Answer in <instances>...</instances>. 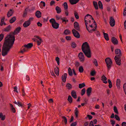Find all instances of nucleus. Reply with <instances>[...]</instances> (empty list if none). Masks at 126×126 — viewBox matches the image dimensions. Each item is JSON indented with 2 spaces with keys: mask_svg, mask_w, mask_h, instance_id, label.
I'll return each mask as SVG.
<instances>
[{
  "mask_svg": "<svg viewBox=\"0 0 126 126\" xmlns=\"http://www.w3.org/2000/svg\"><path fill=\"white\" fill-rule=\"evenodd\" d=\"M21 28L20 27L17 28L14 32L7 35L5 38L2 49V55L3 56L7 55L14 43L15 41L14 35L19 33Z\"/></svg>",
  "mask_w": 126,
  "mask_h": 126,
  "instance_id": "f257e3e1",
  "label": "nucleus"
},
{
  "mask_svg": "<svg viewBox=\"0 0 126 126\" xmlns=\"http://www.w3.org/2000/svg\"><path fill=\"white\" fill-rule=\"evenodd\" d=\"M84 20L85 24L87 31L90 32L94 31L97 26L96 23L92 16L88 14L85 16Z\"/></svg>",
  "mask_w": 126,
  "mask_h": 126,
  "instance_id": "f03ea898",
  "label": "nucleus"
},
{
  "mask_svg": "<svg viewBox=\"0 0 126 126\" xmlns=\"http://www.w3.org/2000/svg\"><path fill=\"white\" fill-rule=\"evenodd\" d=\"M82 50L85 55L88 58H90L91 53L89 46L87 42L83 43L82 45Z\"/></svg>",
  "mask_w": 126,
  "mask_h": 126,
  "instance_id": "7ed1b4c3",
  "label": "nucleus"
},
{
  "mask_svg": "<svg viewBox=\"0 0 126 126\" xmlns=\"http://www.w3.org/2000/svg\"><path fill=\"white\" fill-rule=\"evenodd\" d=\"M105 61L107 64L108 70L109 71L110 69L112 64V61L110 58L108 57L105 59Z\"/></svg>",
  "mask_w": 126,
  "mask_h": 126,
  "instance_id": "20e7f679",
  "label": "nucleus"
},
{
  "mask_svg": "<svg viewBox=\"0 0 126 126\" xmlns=\"http://www.w3.org/2000/svg\"><path fill=\"white\" fill-rule=\"evenodd\" d=\"M49 21L51 24L53 28L57 29L59 28V24L56 22L54 18H51L49 20Z\"/></svg>",
  "mask_w": 126,
  "mask_h": 126,
  "instance_id": "39448f33",
  "label": "nucleus"
},
{
  "mask_svg": "<svg viewBox=\"0 0 126 126\" xmlns=\"http://www.w3.org/2000/svg\"><path fill=\"white\" fill-rule=\"evenodd\" d=\"M35 38H33L32 40L34 41H37V45L38 46L40 45L41 43L43 42L42 39L38 36L35 35L34 36Z\"/></svg>",
  "mask_w": 126,
  "mask_h": 126,
  "instance_id": "423d86ee",
  "label": "nucleus"
},
{
  "mask_svg": "<svg viewBox=\"0 0 126 126\" xmlns=\"http://www.w3.org/2000/svg\"><path fill=\"white\" fill-rule=\"evenodd\" d=\"M78 57L81 62H83L85 60V58L83 53L82 52H80L79 54Z\"/></svg>",
  "mask_w": 126,
  "mask_h": 126,
  "instance_id": "0eeeda50",
  "label": "nucleus"
},
{
  "mask_svg": "<svg viewBox=\"0 0 126 126\" xmlns=\"http://www.w3.org/2000/svg\"><path fill=\"white\" fill-rule=\"evenodd\" d=\"M121 57L115 56L114 58V60L116 64L119 65L121 64Z\"/></svg>",
  "mask_w": 126,
  "mask_h": 126,
  "instance_id": "6e6552de",
  "label": "nucleus"
},
{
  "mask_svg": "<svg viewBox=\"0 0 126 126\" xmlns=\"http://www.w3.org/2000/svg\"><path fill=\"white\" fill-rule=\"evenodd\" d=\"M72 32L74 36L77 38H79L80 37V35L79 33L76 31L75 29H73L72 30Z\"/></svg>",
  "mask_w": 126,
  "mask_h": 126,
  "instance_id": "1a4fd4ad",
  "label": "nucleus"
},
{
  "mask_svg": "<svg viewBox=\"0 0 126 126\" xmlns=\"http://www.w3.org/2000/svg\"><path fill=\"white\" fill-rule=\"evenodd\" d=\"M109 23L110 25L112 27H113L115 25V20L113 17H110V19Z\"/></svg>",
  "mask_w": 126,
  "mask_h": 126,
  "instance_id": "9d476101",
  "label": "nucleus"
},
{
  "mask_svg": "<svg viewBox=\"0 0 126 126\" xmlns=\"http://www.w3.org/2000/svg\"><path fill=\"white\" fill-rule=\"evenodd\" d=\"M115 53L116 54V56L117 57H121V51L119 49H117L115 50Z\"/></svg>",
  "mask_w": 126,
  "mask_h": 126,
  "instance_id": "9b49d317",
  "label": "nucleus"
},
{
  "mask_svg": "<svg viewBox=\"0 0 126 126\" xmlns=\"http://www.w3.org/2000/svg\"><path fill=\"white\" fill-rule=\"evenodd\" d=\"M74 28L77 30L78 31L80 30V28L79 26V24L78 23L76 22H75L74 23Z\"/></svg>",
  "mask_w": 126,
  "mask_h": 126,
  "instance_id": "f8f14e48",
  "label": "nucleus"
},
{
  "mask_svg": "<svg viewBox=\"0 0 126 126\" xmlns=\"http://www.w3.org/2000/svg\"><path fill=\"white\" fill-rule=\"evenodd\" d=\"M28 50V49H27L26 47L24 46H22L21 48V50L20 51V52L22 53H23L24 52L27 51Z\"/></svg>",
  "mask_w": 126,
  "mask_h": 126,
  "instance_id": "ddd939ff",
  "label": "nucleus"
},
{
  "mask_svg": "<svg viewBox=\"0 0 126 126\" xmlns=\"http://www.w3.org/2000/svg\"><path fill=\"white\" fill-rule=\"evenodd\" d=\"M67 76V74L64 73L62 76V80L64 82H65Z\"/></svg>",
  "mask_w": 126,
  "mask_h": 126,
  "instance_id": "4468645a",
  "label": "nucleus"
},
{
  "mask_svg": "<svg viewBox=\"0 0 126 126\" xmlns=\"http://www.w3.org/2000/svg\"><path fill=\"white\" fill-rule=\"evenodd\" d=\"M35 15L38 18H40L41 17V13L39 11H37L36 12Z\"/></svg>",
  "mask_w": 126,
  "mask_h": 126,
  "instance_id": "2eb2a0df",
  "label": "nucleus"
},
{
  "mask_svg": "<svg viewBox=\"0 0 126 126\" xmlns=\"http://www.w3.org/2000/svg\"><path fill=\"white\" fill-rule=\"evenodd\" d=\"M92 88L91 87H89L87 90V94L88 96H90L92 92Z\"/></svg>",
  "mask_w": 126,
  "mask_h": 126,
  "instance_id": "dca6fc26",
  "label": "nucleus"
},
{
  "mask_svg": "<svg viewBox=\"0 0 126 126\" xmlns=\"http://www.w3.org/2000/svg\"><path fill=\"white\" fill-rule=\"evenodd\" d=\"M111 42L115 45H116L118 44V41L114 37L112 38L111 39Z\"/></svg>",
  "mask_w": 126,
  "mask_h": 126,
  "instance_id": "f3484780",
  "label": "nucleus"
},
{
  "mask_svg": "<svg viewBox=\"0 0 126 126\" xmlns=\"http://www.w3.org/2000/svg\"><path fill=\"white\" fill-rule=\"evenodd\" d=\"M79 0H69V2L71 5H74L76 4Z\"/></svg>",
  "mask_w": 126,
  "mask_h": 126,
  "instance_id": "a211bd4d",
  "label": "nucleus"
},
{
  "mask_svg": "<svg viewBox=\"0 0 126 126\" xmlns=\"http://www.w3.org/2000/svg\"><path fill=\"white\" fill-rule=\"evenodd\" d=\"M33 46V44L32 43H28L27 45H24L25 47H26L28 49L31 48Z\"/></svg>",
  "mask_w": 126,
  "mask_h": 126,
  "instance_id": "6ab92c4d",
  "label": "nucleus"
},
{
  "mask_svg": "<svg viewBox=\"0 0 126 126\" xmlns=\"http://www.w3.org/2000/svg\"><path fill=\"white\" fill-rule=\"evenodd\" d=\"M71 95L74 98H76L77 96L76 95V92L74 90H73L71 92Z\"/></svg>",
  "mask_w": 126,
  "mask_h": 126,
  "instance_id": "aec40b11",
  "label": "nucleus"
},
{
  "mask_svg": "<svg viewBox=\"0 0 126 126\" xmlns=\"http://www.w3.org/2000/svg\"><path fill=\"white\" fill-rule=\"evenodd\" d=\"M120 82L121 81L120 79H117L116 81V84L117 88L118 89H120Z\"/></svg>",
  "mask_w": 126,
  "mask_h": 126,
  "instance_id": "412c9836",
  "label": "nucleus"
},
{
  "mask_svg": "<svg viewBox=\"0 0 126 126\" xmlns=\"http://www.w3.org/2000/svg\"><path fill=\"white\" fill-rule=\"evenodd\" d=\"M5 116L4 115H3L2 112L0 113V120L4 121L5 119Z\"/></svg>",
  "mask_w": 126,
  "mask_h": 126,
  "instance_id": "4be33fe9",
  "label": "nucleus"
},
{
  "mask_svg": "<svg viewBox=\"0 0 126 126\" xmlns=\"http://www.w3.org/2000/svg\"><path fill=\"white\" fill-rule=\"evenodd\" d=\"M30 24L29 22L28 21H25L23 23V26L24 27H27L29 26Z\"/></svg>",
  "mask_w": 126,
  "mask_h": 126,
  "instance_id": "5701e85b",
  "label": "nucleus"
},
{
  "mask_svg": "<svg viewBox=\"0 0 126 126\" xmlns=\"http://www.w3.org/2000/svg\"><path fill=\"white\" fill-rule=\"evenodd\" d=\"M55 9L58 14H59L61 12V10L60 8L58 6L56 7Z\"/></svg>",
  "mask_w": 126,
  "mask_h": 126,
  "instance_id": "b1692460",
  "label": "nucleus"
},
{
  "mask_svg": "<svg viewBox=\"0 0 126 126\" xmlns=\"http://www.w3.org/2000/svg\"><path fill=\"white\" fill-rule=\"evenodd\" d=\"M54 72L55 74L57 76H59V69L58 67H56L55 68Z\"/></svg>",
  "mask_w": 126,
  "mask_h": 126,
  "instance_id": "393cba45",
  "label": "nucleus"
},
{
  "mask_svg": "<svg viewBox=\"0 0 126 126\" xmlns=\"http://www.w3.org/2000/svg\"><path fill=\"white\" fill-rule=\"evenodd\" d=\"M10 105L11 107V110H12V111L13 113H15L16 112V110L15 108L14 107L13 105L11 104H10Z\"/></svg>",
  "mask_w": 126,
  "mask_h": 126,
  "instance_id": "a878e982",
  "label": "nucleus"
},
{
  "mask_svg": "<svg viewBox=\"0 0 126 126\" xmlns=\"http://www.w3.org/2000/svg\"><path fill=\"white\" fill-rule=\"evenodd\" d=\"M13 13V11H12V10L11 9L10 10V11L8 13L7 15L8 17H10L12 15Z\"/></svg>",
  "mask_w": 126,
  "mask_h": 126,
  "instance_id": "bb28decb",
  "label": "nucleus"
},
{
  "mask_svg": "<svg viewBox=\"0 0 126 126\" xmlns=\"http://www.w3.org/2000/svg\"><path fill=\"white\" fill-rule=\"evenodd\" d=\"M104 37L105 39L107 41H108L109 40L108 34L105 32H103Z\"/></svg>",
  "mask_w": 126,
  "mask_h": 126,
  "instance_id": "cd10ccee",
  "label": "nucleus"
},
{
  "mask_svg": "<svg viewBox=\"0 0 126 126\" xmlns=\"http://www.w3.org/2000/svg\"><path fill=\"white\" fill-rule=\"evenodd\" d=\"M5 19V18L4 17H3L1 20L0 25L1 26H2L3 25H6V24L5 23L4 21Z\"/></svg>",
  "mask_w": 126,
  "mask_h": 126,
  "instance_id": "c85d7f7f",
  "label": "nucleus"
},
{
  "mask_svg": "<svg viewBox=\"0 0 126 126\" xmlns=\"http://www.w3.org/2000/svg\"><path fill=\"white\" fill-rule=\"evenodd\" d=\"M79 111L77 108H76L75 110V114L76 118L78 117V114L79 113Z\"/></svg>",
  "mask_w": 126,
  "mask_h": 126,
  "instance_id": "c756f323",
  "label": "nucleus"
},
{
  "mask_svg": "<svg viewBox=\"0 0 126 126\" xmlns=\"http://www.w3.org/2000/svg\"><path fill=\"white\" fill-rule=\"evenodd\" d=\"M96 74V72L95 70H92L91 71L90 74L91 76H95Z\"/></svg>",
  "mask_w": 126,
  "mask_h": 126,
  "instance_id": "7c9ffc66",
  "label": "nucleus"
},
{
  "mask_svg": "<svg viewBox=\"0 0 126 126\" xmlns=\"http://www.w3.org/2000/svg\"><path fill=\"white\" fill-rule=\"evenodd\" d=\"M93 2L94 6L95 9L96 10L98 9V7L97 2L94 1H93Z\"/></svg>",
  "mask_w": 126,
  "mask_h": 126,
  "instance_id": "2f4dec72",
  "label": "nucleus"
},
{
  "mask_svg": "<svg viewBox=\"0 0 126 126\" xmlns=\"http://www.w3.org/2000/svg\"><path fill=\"white\" fill-rule=\"evenodd\" d=\"M62 118L63 119L62 121L64 122L65 125L67 124V121L66 118L65 117L63 116L62 117Z\"/></svg>",
  "mask_w": 126,
  "mask_h": 126,
  "instance_id": "473e14b6",
  "label": "nucleus"
},
{
  "mask_svg": "<svg viewBox=\"0 0 126 126\" xmlns=\"http://www.w3.org/2000/svg\"><path fill=\"white\" fill-rule=\"evenodd\" d=\"M93 62L96 67H97L98 66V64L97 63V61L96 59H94L93 61Z\"/></svg>",
  "mask_w": 126,
  "mask_h": 126,
  "instance_id": "72a5a7b5",
  "label": "nucleus"
},
{
  "mask_svg": "<svg viewBox=\"0 0 126 126\" xmlns=\"http://www.w3.org/2000/svg\"><path fill=\"white\" fill-rule=\"evenodd\" d=\"M79 70L80 73H82L84 70V69L82 66H80L79 68Z\"/></svg>",
  "mask_w": 126,
  "mask_h": 126,
  "instance_id": "f704fd0d",
  "label": "nucleus"
},
{
  "mask_svg": "<svg viewBox=\"0 0 126 126\" xmlns=\"http://www.w3.org/2000/svg\"><path fill=\"white\" fill-rule=\"evenodd\" d=\"M98 3L99 8L101 9H103V5L101 2L100 1H98Z\"/></svg>",
  "mask_w": 126,
  "mask_h": 126,
  "instance_id": "c9c22d12",
  "label": "nucleus"
},
{
  "mask_svg": "<svg viewBox=\"0 0 126 126\" xmlns=\"http://www.w3.org/2000/svg\"><path fill=\"white\" fill-rule=\"evenodd\" d=\"M66 87L68 89H70L72 88V85L70 83H68L66 84Z\"/></svg>",
  "mask_w": 126,
  "mask_h": 126,
  "instance_id": "e433bc0d",
  "label": "nucleus"
},
{
  "mask_svg": "<svg viewBox=\"0 0 126 126\" xmlns=\"http://www.w3.org/2000/svg\"><path fill=\"white\" fill-rule=\"evenodd\" d=\"M16 20V18L15 17H13L10 20V23H13Z\"/></svg>",
  "mask_w": 126,
  "mask_h": 126,
  "instance_id": "4c0bfd02",
  "label": "nucleus"
},
{
  "mask_svg": "<svg viewBox=\"0 0 126 126\" xmlns=\"http://www.w3.org/2000/svg\"><path fill=\"white\" fill-rule=\"evenodd\" d=\"M11 29V27L10 26H8L5 28L4 29V31L6 32H8Z\"/></svg>",
  "mask_w": 126,
  "mask_h": 126,
  "instance_id": "58836bf2",
  "label": "nucleus"
},
{
  "mask_svg": "<svg viewBox=\"0 0 126 126\" xmlns=\"http://www.w3.org/2000/svg\"><path fill=\"white\" fill-rule=\"evenodd\" d=\"M85 86V84L84 83L79 84V87L80 88H81Z\"/></svg>",
  "mask_w": 126,
  "mask_h": 126,
  "instance_id": "ea45409f",
  "label": "nucleus"
},
{
  "mask_svg": "<svg viewBox=\"0 0 126 126\" xmlns=\"http://www.w3.org/2000/svg\"><path fill=\"white\" fill-rule=\"evenodd\" d=\"M68 73L69 75L70 76H72L73 74L72 72V70L71 68L69 67L68 69Z\"/></svg>",
  "mask_w": 126,
  "mask_h": 126,
  "instance_id": "a19ab883",
  "label": "nucleus"
},
{
  "mask_svg": "<svg viewBox=\"0 0 126 126\" xmlns=\"http://www.w3.org/2000/svg\"><path fill=\"white\" fill-rule=\"evenodd\" d=\"M64 33L66 35H67L70 33V31L69 30H66L64 31Z\"/></svg>",
  "mask_w": 126,
  "mask_h": 126,
  "instance_id": "79ce46f5",
  "label": "nucleus"
},
{
  "mask_svg": "<svg viewBox=\"0 0 126 126\" xmlns=\"http://www.w3.org/2000/svg\"><path fill=\"white\" fill-rule=\"evenodd\" d=\"M95 33L96 35L98 37H100V35L99 32L98 31H96L95 32Z\"/></svg>",
  "mask_w": 126,
  "mask_h": 126,
  "instance_id": "37998d69",
  "label": "nucleus"
},
{
  "mask_svg": "<svg viewBox=\"0 0 126 126\" xmlns=\"http://www.w3.org/2000/svg\"><path fill=\"white\" fill-rule=\"evenodd\" d=\"M68 100L70 103H71L72 102V99L70 95L68 96Z\"/></svg>",
  "mask_w": 126,
  "mask_h": 126,
  "instance_id": "c03bdc74",
  "label": "nucleus"
},
{
  "mask_svg": "<svg viewBox=\"0 0 126 126\" xmlns=\"http://www.w3.org/2000/svg\"><path fill=\"white\" fill-rule=\"evenodd\" d=\"M108 81L109 83V87L110 88H111L112 87V83L111 81L109 79L108 80Z\"/></svg>",
  "mask_w": 126,
  "mask_h": 126,
  "instance_id": "a18cd8bd",
  "label": "nucleus"
},
{
  "mask_svg": "<svg viewBox=\"0 0 126 126\" xmlns=\"http://www.w3.org/2000/svg\"><path fill=\"white\" fill-rule=\"evenodd\" d=\"M63 6L65 9L67 10L68 9V5L67 2H64L63 4Z\"/></svg>",
  "mask_w": 126,
  "mask_h": 126,
  "instance_id": "49530a36",
  "label": "nucleus"
},
{
  "mask_svg": "<svg viewBox=\"0 0 126 126\" xmlns=\"http://www.w3.org/2000/svg\"><path fill=\"white\" fill-rule=\"evenodd\" d=\"M74 16L76 18L78 19L79 18V17L78 15V13L76 12H75L74 13Z\"/></svg>",
  "mask_w": 126,
  "mask_h": 126,
  "instance_id": "de8ad7c7",
  "label": "nucleus"
},
{
  "mask_svg": "<svg viewBox=\"0 0 126 126\" xmlns=\"http://www.w3.org/2000/svg\"><path fill=\"white\" fill-rule=\"evenodd\" d=\"M76 46L77 45L74 42H72L71 43V46L72 48H75L76 47Z\"/></svg>",
  "mask_w": 126,
  "mask_h": 126,
  "instance_id": "09e8293b",
  "label": "nucleus"
},
{
  "mask_svg": "<svg viewBox=\"0 0 126 126\" xmlns=\"http://www.w3.org/2000/svg\"><path fill=\"white\" fill-rule=\"evenodd\" d=\"M85 88L83 89L81 91V94L82 96L83 95L85 94Z\"/></svg>",
  "mask_w": 126,
  "mask_h": 126,
  "instance_id": "8fccbe9b",
  "label": "nucleus"
},
{
  "mask_svg": "<svg viewBox=\"0 0 126 126\" xmlns=\"http://www.w3.org/2000/svg\"><path fill=\"white\" fill-rule=\"evenodd\" d=\"M113 110L114 111L116 114H118V111L117 109V108L115 107L114 106V107Z\"/></svg>",
  "mask_w": 126,
  "mask_h": 126,
  "instance_id": "3c124183",
  "label": "nucleus"
},
{
  "mask_svg": "<svg viewBox=\"0 0 126 126\" xmlns=\"http://www.w3.org/2000/svg\"><path fill=\"white\" fill-rule=\"evenodd\" d=\"M4 36L3 34L1 33L0 34V42L2 40Z\"/></svg>",
  "mask_w": 126,
  "mask_h": 126,
  "instance_id": "603ef678",
  "label": "nucleus"
},
{
  "mask_svg": "<svg viewBox=\"0 0 126 126\" xmlns=\"http://www.w3.org/2000/svg\"><path fill=\"white\" fill-rule=\"evenodd\" d=\"M33 18L32 17H30L29 18V19L27 20L28 22H29L30 24H31V22L32 21H33Z\"/></svg>",
  "mask_w": 126,
  "mask_h": 126,
  "instance_id": "864d4df0",
  "label": "nucleus"
},
{
  "mask_svg": "<svg viewBox=\"0 0 126 126\" xmlns=\"http://www.w3.org/2000/svg\"><path fill=\"white\" fill-rule=\"evenodd\" d=\"M115 118L118 121H120V118L119 116L117 115H115Z\"/></svg>",
  "mask_w": 126,
  "mask_h": 126,
  "instance_id": "5fc2aeb1",
  "label": "nucleus"
},
{
  "mask_svg": "<svg viewBox=\"0 0 126 126\" xmlns=\"http://www.w3.org/2000/svg\"><path fill=\"white\" fill-rule=\"evenodd\" d=\"M107 79V78L103 75L102 77V80L103 81H106Z\"/></svg>",
  "mask_w": 126,
  "mask_h": 126,
  "instance_id": "6e6d98bb",
  "label": "nucleus"
},
{
  "mask_svg": "<svg viewBox=\"0 0 126 126\" xmlns=\"http://www.w3.org/2000/svg\"><path fill=\"white\" fill-rule=\"evenodd\" d=\"M123 88L124 92L126 94V83H125L123 86Z\"/></svg>",
  "mask_w": 126,
  "mask_h": 126,
  "instance_id": "4d7b16f0",
  "label": "nucleus"
},
{
  "mask_svg": "<svg viewBox=\"0 0 126 126\" xmlns=\"http://www.w3.org/2000/svg\"><path fill=\"white\" fill-rule=\"evenodd\" d=\"M55 60L56 61L58 65H59V58L58 57H57L56 58Z\"/></svg>",
  "mask_w": 126,
  "mask_h": 126,
  "instance_id": "13d9d810",
  "label": "nucleus"
},
{
  "mask_svg": "<svg viewBox=\"0 0 126 126\" xmlns=\"http://www.w3.org/2000/svg\"><path fill=\"white\" fill-rule=\"evenodd\" d=\"M80 65L79 62H76L75 64V65L76 67H78Z\"/></svg>",
  "mask_w": 126,
  "mask_h": 126,
  "instance_id": "bf43d9fd",
  "label": "nucleus"
},
{
  "mask_svg": "<svg viewBox=\"0 0 126 126\" xmlns=\"http://www.w3.org/2000/svg\"><path fill=\"white\" fill-rule=\"evenodd\" d=\"M77 124V122H76L72 123L70 125V126H76Z\"/></svg>",
  "mask_w": 126,
  "mask_h": 126,
  "instance_id": "052dcab7",
  "label": "nucleus"
},
{
  "mask_svg": "<svg viewBox=\"0 0 126 126\" xmlns=\"http://www.w3.org/2000/svg\"><path fill=\"white\" fill-rule=\"evenodd\" d=\"M111 122L112 126H114L115 123V121L113 120H111Z\"/></svg>",
  "mask_w": 126,
  "mask_h": 126,
  "instance_id": "680f3d73",
  "label": "nucleus"
},
{
  "mask_svg": "<svg viewBox=\"0 0 126 126\" xmlns=\"http://www.w3.org/2000/svg\"><path fill=\"white\" fill-rule=\"evenodd\" d=\"M65 38L67 40H71V37L70 36H66Z\"/></svg>",
  "mask_w": 126,
  "mask_h": 126,
  "instance_id": "e2e57ef3",
  "label": "nucleus"
},
{
  "mask_svg": "<svg viewBox=\"0 0 126 126\" xmlns=\"http://www.w3.org/2000/svg\"><path fill=\"white\" fill-rule=\"evenodd\" d=\"M123 15L125 16H126V8L124 9V10Z\"/></svg>",
  "mask_w": 126,
  "mask_h": 126,
  "instance_id": "0e129e2a",
  "label": "nucleus"
},
{
  "mask_svg": "<svg viewBox=\"0 0 126 126\" xmlns=\"http://www.w3.org/2000/svg\"><path fill=\"white\" fill-rule=\"evenodd\" d=\"M16 105H18L19 106H22V104L21 102L18 101Z\"/></svg>",
  "mask_w": 126,
  "mask_h": 126,
  "instance_id": "69168bd1",
  "label": "nucleus"
},
{
  "mask_svg": "<svg viewBox=\"0 0 126 126\" xmlns=\"http://www.w3.org/2000/svg\"><path fill=\"white\" fill-rule=\"evenodd\" d=\"M87 117L88 118L89 120H91L92 118V116L89 115H87Z\"/></svg>",
  "mask_w": 126,
  "mask_h": 126,
  "instance_id": "338daca9",
  "label": "nucleus"
},
{
  "mask_svg": "<svg viewBox=\"0 0 126 126\" xmlns=\"http://www.w3.org/2000/svg\"><path fill=\"white\" fill-rule=\"evenodd\" d=\"M89 126H94L93 122L92 121H91L89 124Z\"/></svg>",
  "mask_w": 126,
  "mask_h": 126,
  "instance_id": "774afa93",
  "label": "nucleus"
}]
</instances>
